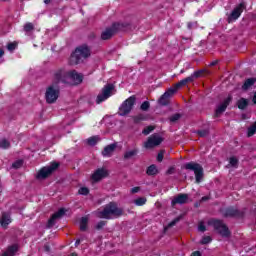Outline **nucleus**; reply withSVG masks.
Wrapping results in <instances>:
<instances>
[{
	"label": "nucleus",
	"mask_w": 256,
	"mask_h": 256,
	"mask_svg": "<svg viewBox=\"0 0 256 256\" xmlns=\"http://www.w3.org/2000/svg\"><path fill=\"white\" fill-rule=\"evenodd\" d=\"M190 256H201V252L195 251Z\"/></svg>",
	"instance_id": "nucleus-53"
},
{
	"label": "nucleus",
	"mask_w": 256,
	"mask_h": 256,
	"mask_svg": "<svg viewBox=\"0 0 256 256\" xmlns=\"http://www.w3.org/2000/svg\"><path fill=\"white\" fill-rule=\"evenodd\" d=\"M7 49H8V51H15V49H17V43H15V42L8 43Z\"/></svg>",
	"instance_id": "nucleus-45"
},
{
	"label": "nucleus",
	"mask_w": 256,
	"mask_h": 256,
	"mask_svg": "<svg viewBox=\"0 0 256 256\" xmlns=\"http://www.w3.org/2000/svg\"><path fill=\"white\" fill-rule=\"evenodd\" d=\"M187 27H188V29H193V22H189Z\"/></svg>",
	"instance_id": "nucleus-57"
},
{
	"label": "nucleus",
	"mask_w": 256,
	"mask_h": 256,
	"mask_svg": "<svg viewBox=\"0 0 256 256\" xmlns=\"http://www.w3.org/2000/svg\"><path fill=\"white\" fill-rule=\"evenodd\" d=\"M217 65V60H214L210 63V67H215Z\"/></svg>",
	"instance_id": "nucleus-55"
},
{
	"label": "nucleus",
	"mask_w": 256,
	"mask_h": 256,
	"mask_svg": "<svg viewBox=\"0 0 256 256\" xmlns=\"http://www.w3.org/2000/svg\"><path fill=\"white\" fill-rule=\"evenodd\" d=\"M109 176V172L105 168H98L91 176V179L95 181V183L101 181V179H105V177Z\"/></svg>",
	"instance_id": "nucleus-16"
},
{
	"label": "nucleus",
	"mask_w": 256,
	"mask_h": 256,
	"mask_svg": "<svg viewBox=\"0 0 256 256\" xmlns=\"http://www.w3.org/2000/svg\"><path fill=\"white\" fill-rule=\"evenodd\" d=\"M113 25H115V27H116V32H118V31H130V29L133 28V26L129 22H121V23L117 22V23H114Z\"/></svg>",
	"instance_id": "nucleus-21"
},
{
	"label": "nucleus",
	"mask_w": 256,
	"mask_h": 256,
	"mask_svg": "<svg viewBox=\"0 0 256 256\" xmlns=\"http://www.w3.org/2000/svg\"><path fill=\"white\" fill-rule=\"evenodd\" d=\"M231 101H233V96H228L224 102L217 107L214 117H221V115H223L227 110V107H229Z\"/></svg>",
	"instance_id": "nucleus-13"
},
{
	"label": "nucleus",
	"mask_w": 256,
	"mask_h": 256,
	"mask_svg": "<svg viewBox=\"0 0 256 256\" xmlns=\"http://www.w3.org/2000/svg\"><path fill=\"white\" fill-rule=\"evenodd\" d=\"M155 130L154 126H147L146 128L143 129L142 133L143 135H149L152 131Z\"/></svg>",
	"instance_id": "nucleus-40"
},
{
	"label": "nucleus",
	"mask_w": 256,
	"mask_h": 256,
	"mask_svg": "<svg viewBox=\"0 0 256 256\" xmlns=\"http://www.w3.org/2000/svg\"><path fill=\"white\" fill-rule=\"evenodd\" d=\"M115 149H117L116 143L107 145L102 151L103 157H111L115 153Z\"/></svg>",
	"instance_id": "nucleus-20"
},
{
	"label": "nucleus",
	"mask_w": 256,
	"mask_h": 256,
	"mask_svg": "<svg viewBox=\"0 0 256 256\" xmlns=\"http://www.w3.org/2000/svg\"><path fill=\"white\" fill-rule=\"evenodd\" d=\"M105 225H107V221H100L97 223L95 229H97V231H101Z\"/></svg>",
	"instance_id": "nucleus-46"
},
{
	"label": "nucleus",
	"mask_w": 256,
	"mask_h": 256,
	"mask_svg": "<svg viewBox=\"0 0 256 256\" xmlns=\"http://www.w3.org/2000/svg\"><path fill=\"white\" fill-rule=\"evenodd\" d=\"M201 201H202V202H203V201H209V197H208V196H204V197L201 198Z\"/></svg>",
	"instance_id": "nucleus-59"
},
{
	"label": "nucleus",
	"mask_w": 256,
	"mask_h": 256,
	"mask_svg": "<svg viewBox=\"0 0 256 256\" xmlns=\"http://www.w3.org/2000/svg\"><path fill=\"white\" fill-rule=\"evenodd\" d=\"M141 191V187L137 186L131 189V193L135 194V193H139Z\"/></svg>",
	"instance_id": "nucleus-49"
},
{
	"label": "nucleus",
	"mask_w": 256,
	"mask_h": 256,
	"mask_svg": "<svg viewBox=\"0 0 256 256\" xmlns=\"http://www.w3.org/2000/svg\"><path fill=\"white\" fill-rule=\"evenodd\" d=\"M11 147V142L9 140L3 138L0 140V149H9Z\"/></svg>",
	"instance_id": "nucleus-32"
},
{
	"label": "nucleus",
	"mask_w": 256,
	"mask_h": 256,
	"mask_svg": "<svg viewBox=\"0 0 256 256\" xmlns=\"http://www.w3.org/2000/svg\"><path fill=\"white\" fill-rule=\"evenodd\" d=\"M256 133V122L248 128V137H253V135Z\"/></svg>",
	"instance_id": "nucleus-39"
},
{
	"label": "nucleus",
	"mask_w": 256,
	"mask_h": 256,
	"mask_svg": "<svg viewBox=\"0 0 256 256\" xmlns=\"http://www.w3.org/2000/svg\"><path fill=\"white\" fill-rule=\"evenodd\" d=\"M181 221V216L175 218L174 220H172L167 227H165V231H167V229H170V227H175V225H177V223H179Z\"/></svg>",
	"instance_id": "nucleus-35"
},
{
	"label": "nucleus",
	"mask_w": 256,
	"mask_h": 256,
	"mask_svg": "<svg viewBox=\"0 0 256 256\" xmlns=\"http://www.w3.org/2000/svg\"><path fill=\"white\" fill-rule=\"evenodd\" d=\"M100 138L99 136H93L87 139V143L88 145H91V147L97 145V143H99Z\"/></svg>",
	"instance_id": "nucleus-30"
},
{
	"label": "nucleus",
	"mask_w": 256,
	"mask_h": 256,
	"mask_svg": "<svg viewBox=\"0 0 256 256\" xmlns=\"http://www.w3.org/2000/svg\"><path fill=\"white\" fill-rule=\"evenodd\" d=\"M134 204L137 205V207H143V205H145V203H147V198L146 197H139L137 199H135Z\"/></svg>",
	"instance_id": "nucleus-31"
},
{
	"label": "nucleus",
	"mask_w": 256,
	"mask_h": 256,
	"mask_svg": "<svg viewBox=\"0 0 256 256\" xmlns=\"http://www.w3.org/2000/svg\"><path fill=\"white\" fill-rule=\"evenodd\" d=\"M255 83H256V78L246 79V81L242 85V90L247 91L248 89H251V87H253V85H255Z\"/></svg>",
	"instance_id": "nucleus-26"
},
{
	"label": "nucleus",
	"mask_w": 256,
	"mask_h": 256,
	"mask_svg": "<svg viewBox=\"0 0 256 256\" xmlns=\"http://www.w3.org/2000/svg\"><path fill=\"white\" fill-rule=\"evenodd\" d=\"M185 71L184 70H181V73H184Z\"/></svg>",
	"instance_id": "nucleus-61"
},
{
	"label": "nucleus",
	"mask_w": 256,
	"mask_h": 256,
	"mask_svg": "<svg viewBox=\"0 0 256 256\" xmlns=\"http://www.w3.org/2000/svg\"><path fill=\"white\" fill-rule=\"evenodd\" d=\"M211 241H212L211 236H205L202 238L201 243L202 245H207L211 243Z\"/></svg>",
	"instance_id": "nucleus-47"
},
{
	"label": "nucleus",
	"mask_w": 256,
	"mask_h": 256,
	"mask_svg": "<svg viewBox=\"0 0 256 256\" xmlns=\"http://www.w3.org/2000/svg\"><path fill=\"white\" fill-rule=\"evenodd\" d=\"M13 169H21L23 167V161L22 160H17L12 164Z\"/></svg>",
	"instance_id": "nucleus-42"
},
{
	"label": "nucleus",
	"mask_w": 256,
	"mask_h": 256,
	"mask_svg": "<svg viewBox=\"0 0 256 256\" xmlns=\"http://www.w3.org/2000/svg\"><path fill=\"white\" fill-rule=\"evenodd\" d=\"M237 107H238V109H241V110L247 109V107H249V100H247L245 98H240L237 101Z\"/></svg>",
	"instance_id": "nucleus-27"
},
{
	"label": "nucleus",
	"mask_w": 256,
	"mask_h": 256,
	"mask_svg": "<svg viewBox=\"0 0 256 256\" xmlns=\"http://www.w3.org/2000/svg\"><path fill=\"white\" fill-rule=\"evenodd\" d=\"M184 169L194 172L196 183H201V181H203L204 173L203 166H201V164L196 162H188L184 165Z\"/></svg>",
	"instance_id": "nucleus-4"
},
{
	"label": "nucleus",
	"mask_w": 256,
	"mask_h": 256,
	"mask_svg": "<svg viewBox=\"0 0 256 256\" xmlns=\"http://www.w3.org/2000/svg\"><path fill=\"white\" fill-rule=\"evenodd\" d=\"M79 195H89V188L87 187H81L78 190Z\"/></svg>",
	"instance_id": "nucleus-44"
},
{
	"label": "nucleus",
	"mask_w": 256,
	"mask_h": 256,
	"mask_svg": "<svg viewBox=\"0 0 256 256\" xmlns=\"http://www.w3.org/2000/svg\"><path fill=\"white\" fill-rule=\"evenodd\" d=\"M187 83H193V77H187L185 79H182L181 81H179L178 83L175 84V86L173 88L170 89H176V91H178V89H181V87H185V85Z\"/></svg>",
	"instance_id": "nucleus-25"
},
{
	"label": "nucleus",
	"mask_w": 256,
	"mask_h": 256,
	"mask_svg": "<svg viewBox=\"0 0 256 256\" xmlns=\"http://www.w3.org/2000/svg\"><path fill=\"white\" fill-rule=\"evenodd\" d=\"M163 143V138L157 134H153L150 136L145 143L146 149H153V147H157L158 145H161Z\"/></svg>",
	"instance_id": "nucleus-12"
},
{
	"label": "nucleus",
	"mask_w": 256,
	"mask_h": 256,
	"mask_svg": "<svg viewBox=\"0 0 256 256\" xmlns=\"http://www.w3.org/2000/svg\"><path fill=\"white\" fill-rule=\"evenodd\" d=\"M3 55H5V50H3L2 48H0V59H1V57H3Z\"/></svg>",
	"instance_id": "nucleus-54"
},
{
	"label": "nucleus",
	"mask_w": 256,
	"mask_h": 256,
	"mask_svg": "<svg viewBox=\"0 0 256 256\" xmlns=\"http://www.w3.org/2000/svg\"><path fill=\"white\" fill-rule=\"evenodd\" d=\"M59 83H70L69 82V72H67L65 69H58L54 72L53 76V84L56 87H58Z\"/></svg>",
	"instance_id": "nucleus-9"
},
{
	"label": "nucleus",
	"mask_w": 256,
	"mask_h": 256,
	"mask_svg": "<svg viewBox=\"0 0 256 256\" xmlns=\"http://www.w3.org/2000/svg\"><path fill=\"white\" fill-rule=\"evenodd\" d=\"M19 251V244L15 243L8 246L7 250L3 253L2 256H15Z\"/></svg>",
	"instance_id": "nucleus-22"
},
{
	"label": "nucleus",
	"mask_w": 256,
	"mask_h": 256,
	"mask_svg": "<svg viewBox=\"0 0 256 256\" xmlns=\"http://www.w3.org/2000/svg\"><path fill=\"white\" fill-rule=\"evenodd\" d=\"M163 155H165V150H161L157 155V161L161 163L163 161Z\"/></svg>",
	"instance_id": "nucleus-48"
},
{
	"label": "nucleus",
	"mask_w": 256,
	"mask_h": 256,
	"mask_svg": "<svg viewBox=\"0 0 256 256\" xmlns=\"http://www.w3.org/2000/svg\"><path fill=\"white\" fill-rule=\"evenodd\" d=\"M68 85H81L83 83V74L77 72L76 70H72L68 72Z\"/></svg>",
	"instance_id": "nucleus-10"
},
{
	"label": "nucleus",
	"mask_w": 256,
	"mask_h": 256,
	"mask_svg": "<svg viewBox=\"0 0 256 256\" xmlns=\"http://www.w3.org/2000/svg\"><path fill=\"white\" fill-rule=\"evenodd\" d=\"M11 223V215L7 212L2 213L0 218V224L3 229H7L8 225Z\"/></svg>",
	"instance_id": "nucleus-24"
},
{
	"label": "nucleus",
	"mask_w": 256,
	"mask_h": 256,
	"mask_svg": "<svg viewBox=\"0 0 256 256\" xmlns=\"http://www.w3.org/2000/svg\"><path fill=\"white\" fill-rule=\"evenodd\" d=\"M203 73H205V70H198L196 72H194L190 77H192V82L195 81V79H199V77H201L203 75Z\"/></svg>",
	"instance_id": "nucleus-36"
},
{
	"label": "nucleus",
	"mask_w": 256,
	"mask_h": 256,
	"mask_svg": "<svg viewBox=\"0 0 256 256\" xmlns=\"http://www.w3.org/2000/svg\"><path fill=\"white\" fill-rule=\"evenodd\" d=\"M45 5H49L51 3V0H44Z\"/></svg>",
	"instance_id": "nucleus-60"
},
{
	"label": "nucleus",
	"mask_w": 256,
	"mask_h": 256,
	"mask_svg": "<svg viewBox=\"0 0 256 256\" xmlns=\"http://www.w3.org/2000/svg\"><path fill=\"white\" fill-rule=\"evenodd\" d=\"M72 256H77V254H72Z\"/></svg>",
	"instance_id": "nucleus-62"
},
{
	"label": "nucleus",
	"mask_w": 256,
	"mask_h": 256,
	"mask_svg": "<svg viewBox=\"0 0 256 256\" xmlns=\"http://www.w3.org/2000/svg\"><path fill=\"white\" fill-rule=\"evenodd\" d=\"M147 175H157V166L150 165L146 171Z\"/></svg>",
	"instance_id": "nucleus-34"
},
{
	"label": "nucleus",
	"mask_w": 256,
	"mask_h": 256,
	"mask_svg": "<svg viewBox=\"0 0 256 256\" xmlns=\"http://www.w3.org/2000/svg\"><path fill=\"white\" fill-rule=\"evenodd\" d=\"M137 155H139V148H134V149L127 150L126 152H124L123 159H124V161H129V159H133V158L137 157Z\"/></svg>",
	"instance_id": "nucleus-23"
},
{
	"label": "nucleus",
	"mask_w": 256,
	"mask_h": 256,
	"mask_svg": "<svg viewBox=\"0 0 256 256\" xmlns=\"http://www.w3.org/2000/svg\"><path fill=\"white\" fill-rule=\"evenodd\" d=\"M123 215V209L117 207V203L110 202L106 204L103 210L97 212L99 219H113V217H121Z\"/></svg>",
	"instance_id": "nucleus-1"
},
{
	"label": "nucleus",
	"mask_w": 256,
	"mask_h": 256,
	"mask_svg": "<svg viewBox=\"0 0 256 256\" xmlns=\"http://www.w3.org/2000/svg\"><path fill=\"white\" fill-rule=\"evenodd\" d=\"M208 224L211 225V227L214 228V231H217L221 237H229V235H231L229 228L221 220L212 219L208 222Z\"/></svg>",
	"instance_id": "nucleus-5"
},
{
	"label": "nucleus",
	"mask_w": 256,
	"mask_h": 256,
	"mask_svg": "<svg viewBox=\"0 0 256 256\" xmlns=\"http://www.w3.org/2000/svg\"><path fill=\"white\" fill-rule=\"evenodd\" d=\"M189 201V194H178L174 199L171 201V206L175 207V205H185Z\"/></svg>",
	"instance_id": "nucleus-18"
},
{
	"label": "nucleus",
	"mask_w": 256,
	"mask_h": 256,
	"mask_svg": "<svg viewBox=\"0 0 256 256\" xmlns=\"http://www.w3.org/2000/svg\"><path fill=\"white\" fill-rule=\"evenodd\" d=\"M179 119H181V114H179V113H176L169 117L170 123H177V121H179Z\"/></svg>",
	"instance_id": "nucleus-37"
},
{
	"label": "nucleus",
	"mask_w": 256,
	"mask_h": 256,
	"mask_svg": "<svg viewBox=\"0 0 256 256\" xmlns=\"http://www.w3.org/2000/svg\"><path fill=\"white\" fill-rule=\"evenodd\" d=\"M173 173H175V168L174 167H170L167 172L166 175H173Z\"/></svg>",
	"instance_id": "nucleus-51"
},
{
	"label": "nucleus",
	"mask_w": 256,
	"mask_h": 256,
	"mask_svg": "<svg viewBox=\"0 0 256 256\" xmlns=\"http://www.w3.org/2000/svg\"><path fill=\"white\" fill-rule=\"evenodd\" d=\"M91 57V48L87 45L79 46L70 56V65H79L83 63V59Z\"/></svg>",
	"instance_id": "nucleus-2"
},
{
	"label": "nucleus",
	"mask_w": 256,
	"mask_h": 256,
	"mask_svg": "<svg viewBox=\"0 0 256 256\" xmlns=\"http://www.w3.org/2000/svg\"><path fill=\"white\" fill-rule=\"evenodd\" d=\"M117 33V28L114 24L112 26L106 28L102 33H101V39L102 41H108V39H111L113 35Z\"/></svg>",
	"instance_id": "nucleus-17"
},
{
	"label": "nucleus",
	"mask_w": 256,
	"mask_h": 256,
	"mask_svg": "<svg viewBox=\"0 0 256 256\" xmlns=\"http://www.w3.org/2000/svg\"><path fill=\"white\" fill-rule=\"evenodd\" d=\"M59 93H60L59 86H55L54 84L50 85L46 89V93H45L46 103H49L50 105L55 103L57 99H59Z\"/></svg>",
	"instance_id": "nucleus-7"
},
{
	"label": "nucleus",
	"mask_w": 256,
	"mask_h": 256,
	"mask_svg": "<svg viewBox=\"0 0 256 256\" xmlns=\"http://www.w3.org/2000/svg\"><path fill=\"white\" fill-rule=\"evenodd\" d=\"M136 101L137 97L135 95H132L128 99H126L119 107L118 115H120V117H125L126 115H129V113L133 111V107L135 106Z\"/></svg>",
	"instance_id": "nucleus-3"
},
{
	"label": "nucleus",
	"mask_w": 256,
	"mask_h": 256,
	"mask_svg": "<svg viewBox=\"0 0 256 256\" xmlns=\"http://www.w3.org/2000/svg\"><path fill=\"white\" fill-rule=\"evenodd\" d=\"M89 223L88 217H82L80 221V231H87V224Z\"/></svg>",
	"instance_id": "nucleus-29"
},
{
	"label": "nucleus",
	"mask_w": 256,
	"mask_h": 256,
	"mask_svg": "<svg viewBox=\"0 0 256 256\" xmlns=\"http://www.w3.org/2000/svg\"><path fill=\"white\" fill-rule=\"evenodd\" d=\"M134 123H141V121H147V115L145 114H138L134 116Z\"/></svg>",
	"instance_id": "nucleus-33"
},
{
	"label": "nucleus",
	"mask_w": 256,
	"mask_h": 256,
	"mask_svg": "<svg viewBox=\"0 0 256 256\" xmlns=\"http://www.w3.org/2000/svg\"><path fill=\"white\" fill-rule=\"evenodd\" d=\"M113 91H115V85L113 84H106L102 90L101 93L98 94L96 98V103L99 105L100 103H103V101H107L111 95H113Z\"/></svg>",
	"instance_id": "nucleus-6"
},
{
	"label": "nucleus",
	"mask_w": 256,
	"mask_h": 256,
	"mask_svg": "<svg viewBox=\"0 0 256 256\" xmlns=\"http://www.w3.org/2000/svg\"><path fill=\"white\" fill-rule=\"evenodd\" d=\"M58 168H59V163L53 162L49 166H46L40 169L36 175V179L38 180L47 179V177H49V175H52L53 172L56 171V169Z\"/></svg>",
	"instance_id": "nucleus-8"
},
{
	"label": "nucleus",
	"mask_w": 256,
	"mask_h": 256,
	"mask_svg": "<svg viewBox=\"0 0 256 256\" xmlns=\"http://www.w3.org/2000/svg\"><path fill=\"white\" fill-rule=\"evenodd\" d=\"M65 215V208L59 209L56 213H54L51 218L48 220L47 223V229H51L52 227H55V223L57 222V219H61Z\"/></svg>",
	"instance_id": "nucleus-15"
},
{
	"label": "nucleus",
	"mask_w": 256,
	"mask_h": 256,
	"mask_svg": "<svg viewBox=\"0 0 256 256\" xmlns=\"http://www.w3.org/2000/svg\"><path fill=\"white\" fill-rule=\"evenodd\" d=\"M78 245H81V239H77L75 242V247H77Z\"/></svg>",
	"instance_id": "nucleus-56"
},
{
	"label": "nucleus",
	"mask_w": 256,
	"mask_h": 256,
	"mask_svg": "<svg viewBox=\"0 0 256 256\" xmlns=\"http://www.w3.org/2000/svg\"><path fill=\"white\" fill-rule=\"evenodd\" d=\"M177 93V89L169 88L158 100L159 105L163 107L169 105V98L173 97Z\"/></svg>",
	"instance_id": "nucleus-11"
},
{
	"label": "nucleus",
	"mask_w": 256,
	"mask_h": 256,
	"mask_svg": "<svg viewBox=\"0 0 256 256\" xmlns=\"http://www.w3.org/2000/svg\"><path fill=\"white\" fill-rule=\"evenodd\" d=\"M23 29L26 35H32L33 32L35 31V25H33V23L31 22H28L24 25Z\"/></svg>",
	"instance_id": "nucleus-28"
},
{
	"label": "nucleus",
	"mask_w": 256,
	"mask_h": 256,
	"mask_svg": "<svg viewBox=\"0 0 256 256\" xmlns=\"http://www.w3.org/2000/svg\"><path fill=\"white\" fill-rule=\"evenodd\" d=\"M243 215L245 212L234 207H229L224 212V217H243Z\"/></svg>",
	"instance_id": "nucleus-19"
},
{
	"label": "nucleus",
	"mask_w": 256,
	"mask_h": 256,
	"mask_svg": "<svg viewBox=\"0 0 256 256\" xmlns=\"http://www.w3.org/2000/svg\"><path fill=\"white\" fill-rule=\"evenodd\" d=\"M243 9H245V4L243 3L236 6L234 11H232L230 16L228 17V23H231V21H237V19L241 17V14L243 13Z\"/></svg>",
	"instance_id": "nucleus-14"
},
{
	"label": "nucleus",
	"mask_w": 256,
	"mask_h": 256,
	"mask_svg": "<svg viewBox=\"0 0 256 256\" xmlns=\"http://www.w3.org/2000/svg\"><path fill=\"white\" fill-rule=\"evenodd\" d=\"M229 164L231 165V167H237V165H239V160L235 157H231L229 159Z\"/></svg>",
	"instance_id": "nucleus-41"
},
{
	"label": "nucleus",
	"mask_w": 256,
	"mask_h": 256,
	"mask_svg": "<svg viewBox=\"0 0 256 256\" xmlns=\"http://www.w3.org/2000/svg\"><path fill=\"white\" fill-rule=\"evenodd\" d=\"M198 230L201 231L202 233H205V231H206L205 224H199Z\"/></svg>",
	"instance_id": "nucleus-50"
},
{
	"label": "nucleus",
	"mask_w": 256,
	"mask_h": 256,
	"mask_svg": "<svg viewBox=\"0 0 256 256\" xmlns=\"http://www.w3.org/2000/svg\"><path fill=\"white\" fill-rule=\"evenodd\" d=\"M43 249L46 253H49V251H51V247L49 246V244L44 245Z\"/></svg>",
	"instance_id": "nucleus-52"
},
{
	"label": "nucleus",
	"mask_w": 256,
	"mask_h": 256,
	"mask_svg": "<svg viewBox=\"0 0 256 256\" xmlns=\"http://www.w3.org/2000/svg\"><path fill=\"white\" fill-rule=\"evenodd\" d=\"M150 107H151V103H149V101H144L141 104L140 109H141V111H149Z\"/></svg>",
	"instance_id": "nucleus-38"
},
{
	"label": "nucleus",
	"mask_w": 256,
	"mask_h": 256,
	"mask_svg": "<svg viewBox=\"0 0 256 256\" xmlns=\"http://www.w3.org/2000/svg\"><path fill=\"white\" fill-rule=\"evenodd\" d=\"M252 102L254 103V105H256V92L254 93V96L252 98Z\"/></svg>",
	"instance_id": "nucleus-58"
},
{
	"label": "nucleus",
	"mask_w": 256,
	"mask_h": 256,
	"mask_svg": "<svg viewBox=\"0 0 256 256\" xmlns=\"http://www.w3.org/2000/svg\"><path fill=\"white\" fill-rule=\"evenodd\" d=\"M196 133L197 135H199V137H207V135H209V130H198Z\"/></svg>",
	"instance_id": "nucleus-43"
}]
</instances>
